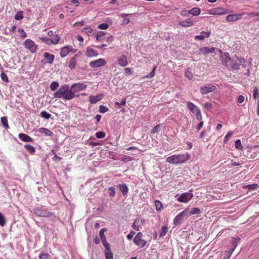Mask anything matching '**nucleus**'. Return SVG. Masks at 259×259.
<instances>
[{"label": "nucleus", "instance_id": "09e8293b", "mask_svg": "<svg viewBox=\"0 0 259 259\" xmlns=\"http://www.w3.org/2000/svg\"><path fill=\"white\" fill-rule=\"evenodd\" d=\"M234 251V249H230L228 251H226V255L224 257L223 259H229Z\"/></svg>", "mask_w": 259, "mask_h": 259}, {"label": "nucleus", "instance_id": "a19ab883", "mask_svg": "<svg viewBox=\"0 0 259 259\" xmlns=\"http://www.w3.org/2000/svg\"><path fill=\"white\" fill-rule=\"evenodd\" d=\"M59 87V83L56 81H53L50 85V89L52 91H55Z\"/></svg>", "mask_w": 259, "mask_h": 259}, {"label": "nucleus", "instance_id": "8fccbe9b", "mask_svg": "<svg viewBox=\"0 0 259 259\" xmlns=\"http://www.w3.org/2000/svg\"><path fill=\"white\" fill-rule=\"evenodd\" d=\"M82 31L84 32L88 35H90L93 31V29L91 27H84L82 29Z\"/></svg>", "mask_w": 259, "mask_h": 259}, {"label": "nucleus", "instance_id": "412c9836", "mask_svg": "<svg viewBox=\"0 0 259 259\" xmlns=\"http://www.w3.org/2000/svg\"><path fill=\"white\" fill-rule=\"evenodd\" d=\"M118 64L122 66L125 67L128 64L127 57L125 55H122L120 58L118 59Z\"/></svg>", "mask_w": 259, "mask_h": 259}, {"label": "nucleus", "instance_id": "20e7f679", "mask_svg": "<svg viewBox=\"0 0 259 259\" xmlns=\"http://www.w3.org/2000/svg\"><path fill=\"white\" fill-rule=\"evenodd\" d=\"M187 104L190 111L196 116V119L198 120H201L202 117L200 109L190 101L187 102Z\"/></svg>", "mask_w": 259, "mask_h": 259}, {"label": "nucleus", "instance_id": "cd10ccee", "mask_svg": "<svg viewBox=\"0 0 259 259\" xmlns=\"http://www.w3.org/2000/svg\"><path fill=\"white\" fill-rule=\"evenodd\" d=\"M189 11L190 14L195 16H198L201 13L200 9L198 7L193 8Z\"/></svg>", "mask_w": 259, "mask_h": 259}, {"label": "nucleus", "instance_id": "774afa93", "mask_svg": "<svg viewBox=\"0 0 259 259\" xmlns=\"http://www.w3.org/2000/svg\"><path fill=\"white\" fill-rule=\"evenodd\" d=\"M84 24V21H82L80 22H77L74 24V26H83Z\"/></svg>", "mask_w": 259, "mask_h": 259}, {"label": "nucleus", "instance_id": "9d476101", "mask_svg": "<svg viewBox=\"0 0 259 259\" xmlns=\"http://www.w3.org/2000/svg\"><path fill=\"white\" fill-rule=\"evenodd\" d=\"M193 194L191 193H183L179 196L177 199V200L180 202L187 203L193 198Z\"/></svg>", "mask_w": 259, "mask_h": 259}, {"label": "nucleus", "instance_id": "7c9ffc66", "mask_svg": "<svg viewBox=\"0 0 259 259\" xmlns=\"http://www.w3.org/2000/svg\"><path fill=\"white\" fill-rule=\"evenodd\" d=\"M24 147L31 154H33L35 153V148L34 147L29 144L25 145Z\"/></svg>", "mask_w": 259, "mask_h": 259}, {"label": "nucleus", "instance_id": "338daca9", "mask_svg": "<svg viewBox=\"0 0 259 259\" xmlns=\"http://www.w3.org/2000/svg\"><path fill=\"white\" fill-rule=\"evenodd\" d=\"M258 95V89L257 88L255 89L253 91V97L254 99L256 98V96Z\"/></svg>", "mask_w": 259, "mask_h": 259}, {"label": "nucleus", "instance_id": "a878e982", "mask_svg": "<svg viewBox=\"0 0 259 259\" xmlns=\"http://www.w3.org/2000/svg\"><path fill=\"white\" fill-rule=\"evenodd\" d=\"M118 187L123 196H125L128 191V188L125 184H119Z\"/></svg>", "mask_w": 259, "mask_h": 259}, {"label": "nucleus", "instance_id": "72a5a7b5", "mask_svg": "<svg viewBox=\"0 0 259 259\" xmlns=\"http://www.w3.org/2000/svg\"><path fill=\"white\" fill-rule=\"evenodd\" d=\"M105 33L103 31H99L96 35V38L97 41H101L105 36Z\"/></svg>", "mask_w": 259, "mask_h": 259}, {"label": "nucleus", "instance_id": "39448f33", "mask_svg": "<svg viewBox=\"0 0 259 259\" xmlns=\"http://www.w3.org/2000/svg\"><path fill=\"white\" fill-rule=\"evenodd\" d=\"M208 14L213 15H222L227 14L229 11L227 9H225L222 7L214 8L208 10Z\"/></svg>", "mask_w": 259, "mask_h": 259}, {"label": "nucleus", "instance_id": "0eeeda50", "mask_svg": "<svg viewBox=\"0 0 259 259\" xmlns=\"http://www.w3.org/2000/svg\"><path fill=\"white\" fill-rule=\"evenodd\" d=\"M34 213L36 215L41 217H50L53 214L47 209H42L40 207L35 208L34 209Z\"/></svg>", "mask_w": 259, "mask_h": 259}, {"label": "nucleus", "instance_id": "473e14b6", "mask_svg": "<svg viewBox=\"0 0 259 259\" xmlns=\"http://www.w3.org/2000/svg\"><path fill=\"white\" fill-rule=\"evenodd\" d=\"M76 63V59L75 57H72L69 62V64L68 65V67L70 69H72L75 67Z\"/></svg>", "mask_w": 259, "mask_h": 259}, {"label": "nucleus", "instance_id": "5fc2aeb1", "mask_svg": "<svg viewBox=\"0 0 259 259\" xmlns=\"http://www.w3.org/2000/svg\"><path fill=\"white\" fill-rule=\"evenodd\" d=\"M161 124L159 123L157 124L156 126H155L151 131L152 134H155L157 132H158V131L159 130V128L161 127Z\"/></svg>", "mask_w": 259, "mask_h": 259}, {"label": "nucleus", "instance_id": "2eb2a0df", "mask_svg": "<svg viewBox=\"0 0 259 259\" xmlns=\"http://www.w3.org/2000/svg\"><path fill=\"white\" fill-rule=\"evenodd\" d=\"M239 62H236L233 60L231 61V69L232 70H237L240 68V66L245 62V60L243 58L239 59L237 58Z\"/></svg>", "mask_w": 259, "mask_h": 259}, {"label": "nucleus", "instance_id": "bf43d9fd", "mask_svg": "<svg viewBox=\"0 0 259 259\" xmlns=\"http://www.w3.org/2000/svg\"><path fill=\"white\" fill-rule=\"evenodd\" d=\"M108 109L106 107L101 105L99 107V111L102 113H104L108 111Z\"/></svg>", "mask_w": 259, "mask_h": 259}, {"label": "nucleus", "instance_id": "393cba45", "mask_svg": "<svg viewBox=\"0 0 259 259\" xmlns=\"http://www.w3.org/2000/svg\"><path fill=\"white\" fill-rule=\"evenodd\" d=\"M44 57L47 60L48 62L50 64H52L55 59V56L53 54H50L48 52H45L44 54Z\"/></svg>", "mask_w": 259, "mask_h": 259}, {"label": "nucleus", "instance_id": "f8f14e48", "mask_svg": "<svg viewBox=\"0 0 259 259\" xmlns=\"http://www.w3.org/2000/svg\"><path fill=\"white\" fill-rule=\"evenodd\" d=\"M244 14L245 13L228 15L226 17V20L228 22H234L241 19Z\"/></svg>", "mask_w": 259, "mask_h": 259}, {"label": "nucleus", "instance_id": "864d4df0", "mask_svg": "<svg viewBox=\"0 0 259 259\" xmlns=\"http://www.w3.org/2000/svg\"><path fill=\"white\" fill-rule=\"evenodd\" d=\"M108 190L110 191L109 192V196L114 197L116 194L115 188L113 187H110L108 188Z\"/></svg>", "mask_w": 259, "mask_h": 259}, {"label": "nucleus", "instance_id": "58836bf2", "mask_svg": "<svg viewBox=\"0 0 259 259\" xmlns=\"http://www.w3.org/2000/svg\"><path fill=\"white\" fill-rule=\"evenodd\" d=\"M53 45H57L59 43L60 40V37L59 35L56 34L54 36V37L51 39Z\"/></svg>", "mask_w": 259, "mask_h": 259}, {"label": "nucleus", "instance_id": "2f4dec72", "mask_svg": "<svg viewBox=\"0 0 259 259\" xmlns=\"http://www.w3.org/2000/svg\"><path fill=\"white\" fill-rule=\"evenodd\" d=\"M201 212L199 208L197 207H193L191 209V211L188 212V215H191L195 214H199Z\"/></svg>", "mask_w": 259, "mask_h": 259}, {"label": "nucleus", "instance_id": "79ce46f5", "mask_svg": "<svg viewBox=\"0 0 259 259\" xmlns=\"http://www.w3.org/2000/svg\"><path fill=\"white\" fill-rule=\"evenodd\" d=\"M40 116L46 119H49L51 117V114L46 111H43L40 113Z\"/></svg>", "mask_w": 259, "mask_h": 259}, {"label": "nucleus", "instance_id": "4be33fe9", "mask_svg": "<svg viewBox=\"0 0 259 259\" xmlns=\"http://www.w3.org/2000/svg\"><path fill=\"white\" fill-rule=\"evenodd\" d=\"M18 137L20 139L25 142H32L33 140L28 135L23 133L19 134Z\"/></svg>", "mask_w": 259, "mask_h": 259}, {"label": "nucleus", "instance_id": "0e129e2a", "mask_svg": "<svg viewBox=\"0 0 259 259\" xmlns=\"http://www.w3.org/2000/svg\"><path fill=\"white\" fill-rule=\"evenodd\" d=\"M126 103V99L124 98V99H122V100L120 102H116L115 103V105H124Z\"/></svg>", "mask_w": 259, "mask_h": 259}, {"label": "nucleus", "instance_id": "1a4fd4ad", "mask_svg": "<svg viewBox=\"0 0 259 259\" xmlns=\"http://www.w3.org/2000/svg\"><path fill=\"white\" fill-rule=\"evenodd\" d=\"M87 88V85L83 83H75L71 85L70 90L74 95H76L75 93L81 91Z\"/></svg>", "mask_w": 259, "mask_h": 259}, {"label": "nucleus", "instance_id": "5701e85b", "mask_svg": "<svg viewBox=\"0 0 259 259\" xmlns=\"http://www.w3.org/2000/svg\"><path fill=\"white\" fill-rule=\"evenodd\" d=\"M223 56L224 58L223 59V64L226 67H228V63L229 62H231L232 60H231V58H230L228 53H225Z\"/></svg>", "mask_w": 259, "mask_h": 259}, {"label": "nucleus", "instance_id": "49530a36", "mask_svg": "<svg viewBox=\"0 0 259 259\" xmlns=\"http://www.w3.org/2000/svg\"><path fill=\"white\" fill-rule=\"evenodd\" d=\"M185 75L186 77H187L189 79H191L193 77L192 73L189 68L186 69V70L185 72Z\"/></svg>", "mask_w": 259, "mask_h": 259}, {"label": "nucleus", "instance_id": "4c0bfd02", "mask_svg": "<svg viewBox=\"0 0 259 259\" xmlns=\"http://www.w3.org/2000/svg\"><path fill=\"white\" fill-rule=\"evenodd\" d=\"M105 256L106 259H113V255L111 250H105Z\"/></svg>", "mask_w": 259, "mask_h": 259}, {"label": "nucleus", "instance_id": "de8ad7c7", "mask_svg": "<svg viewBox=\"0 0 259 259\" xmlns=\"http://www.w3.org/2000/svg\"><path fill=\"white\" fill-rule=\"evenodd\" d=\"M239 240H240V238H232V245L234 246L232 249H234V250H235V249L237 247V244H238V242L239 241Z\"/></svg>", "mask_w": 259, "mask_h": 259}, {"label": "nucleus", "instance_id": "f257e3e1", "mask_svg": "<svg viewBox=\"0 0 259 259\" xmlns=\"http://www.w3.org/2000/svg\"><path fill=\"white\" fill-rule=\"evenodd\" d=\"M55 98H62L64 100H70L74 98L79 97V95H74L71 91L68 84L61 85L60 88L54 93Z\"/></svg>", "mask_w": 259, "mask_h": 259}, {"label": "nucleus", "instance_id": "c756f323", "mask_svg": "<svg viewBox=\"0 0 259 259\" xmlns=\"http://www.w3.org/2000/svg\"><path fill=\"white\" fill-rule=\"evenodd\" d=\"M39 39L41 42H42L48 45H53L52 42V39L47 37L42 36V37H39Z\"/></svg>", "mask_w": 259, "mask_h": 259}, {"label": "nucleus", "instance_id": "dca6fc26", "mask_svg": "<svg viewBox=\"0 0 259 259\" xmlns=\"http://www.w3.org/2000/svg\"><path fill=\"white\" fill-rule=\"evenodd\" d=\"M215 48L214 47L208 48L207 47H202L199 49V53L205 55L206 54L213 53Z\"/></svg>", "mask_w": 259, "mask_h": 259}, {"label": "nucleus", "instance_id": "6e6d98bb", "mask_svg": "<svg viewBox=\"0 0 259 259\" xmlns=\"http://www.w3.org/2000/svg\"><path fill=\"white\" fill-rule=\"evenodd\" d=\"M1 77L3 81H6L7 82H9L8 77L5 72H3L1 73Z\"/></svg>", "mask_w": 259, "mask_h": 259}, {"label": "nucleus", "instance_id": "423d86ee", "mask_svg": "<svg viewBox=\"0 0 259 259\" xmlns=\"http://www.w3.org/2000/svg\"><path fill=\"white\" fill-rule=\"evenodd\" d=\"M143 234L142 232H139L135 236L134 238V242L135 244L140 247L143 248L145 246L147 243V241L143 239Z\"/></svg>", "mask_w": 259, "mask_h": 259}, {"label": "nucleus", "instance_id": "bb28decb", "mask_svg": "<svg viewBox=\"0 0 259 259\" xmlns=\"http://www.w3.org/2000/svg\"><path fill=\"white\" fill-rule=\"evenodd\" d=\"M101 99V98L100 96L97 95V96H93L91 95L89 97V101L92 104H94L97 103V102L99 101Z\"/></svg>", "mask_w": 259, "mask_h": 259}, {"label": "nucleus", "instance_id": "ea45409f", "mask_svg": "<svg viewBox=\"0 0 259 259\" xmlns=\"http://www.w3.org/2000/svg\"><path fill=\"white\" fill-rule=\"evenodd\" d=\"M167 231H168V227H167L166 226H163L161 228V231L159 234L160 237L164 236L166 234Z\"/></svg>", "mask_w": 259, "mask_h": 259}, {"label": "nucleus", "instance_id": "a18cd8bd", "mask_svg": "<svg viewBox=\"0 0 259 259\" xmlns=\"http://www.w3.org/2000/svg\"><path fill=\"white\" fill-rule=\"evenodd\" d=\"M233 135V132L231 131L229 132L227 135L225 136L224 139V143L225 144H226L227 142L229 140L230 138Z\"/></svg>", "mask_w": 259, "mask_h": 259}, {"label": "nucleus", "instance_id": "c85d7f7f", "mask_svg": "<svg viewBox=\"0 0 259 259\" xmlns=\"http://www.w3.org/2000/svg\"><path fill=\"white\" fill-rule=\"evenodd\" d=\"M154 203L155 205L156 209L157 211H160L163 209L162 203L160 201L155 200Z\"/></svg>", "mask_w": 259, "mask_h": 259}, {"label": "nucleus", "instance_id": "7ed1b4c3", "mask_svg": "<svg viewBox=\"0 0 259 259\" xmlns=\"http://www.w3.org/2000/svg\"><path fill=\"white\" fill-rule=\"evenodd\" d=\"M24 48L31 53H35L38 50V46L31 39H26L23 42Z\"/></svg>", "mask_w": 259, "mask_h": 259}, {"label": "nucleus", "instance_id": "a211bd4d", "mask_svg": "<svg viewBox=\"0 0 259 259\" xmlns=\"http://www.w3.org/2000/svg\"><path fill=\"white\" fill-rule=\"evenodd\" d=\"M194 24V22L192 19L190 18L187 19L184 21H181L179 22V25L184 27H188L193 26Z\"/></svg>", "mask_w": 259, "mask_h": 259}, {"label": "nucleus", "instance_id": "4d7b16f0", "mask_svg": "<svg viewBox=\"0 0 259 259\" xmlns=\"http://www.w3.org/2000/svg\"><path fill=\"white\" fill-rule=\"evenodd\" d=\"M18 31L20 33H21V37L22 38H25L27 37V34L24 31V29H22V28H19L18 30Z\"/></svg>", "mask_w": 259, "mask_h": 259}, {"label": "nucleus", "instance_id": "6ab92c4d", "mask_svg": "<svg viewBox=\"0 0 259 259\" xmlns=\"http://www.w3.org/2000/svg\"><path fill=\"white\" fill-rule=\"evenodd\" d=\"M86 55L88 57H96L98 55V53L95 50L90 47H88L86 50Z\"/></svg>", "mask_w": 259, "mask_h": 259}, {"label": "nucleus", "instance_id": "f03ea898", "mask_svg": "<svg viewBox=\"0 0 259 259\" xmlns=\"http://www.w3.org/2000/svg\"><path fill=\"white\" fill-rule=\"evenodd\" d=\"M190 155L188 153L183 154H175L168 157L166 161L172 164H179L185 162L190 158Z\"/></svg>", "mask_w": 259, "mask_h": 259}, {"label": "nucleus", "instance_id": "603ef678", "mask_svg": "<svg viewBox=\"0 0 259 259\" xmlns=\"http://www.w3.org/2000/svg\"><path fill=\"white\" fill-rule=\"evenodd\" d=\"M15 18L16 20H20L23 18V16L22 14V12H18L15 15Z\"/></svg>", "mask_w": 259, "mask_h": 259}, {"label": "nucleus", "instance_id": "052dcab7", "mask_svg": "<svg viewBox=\"0 0 259 259\" xmlns=\"http://www.w3.org/2000/svg\"><path fill=\"white\" fill-rule=\"evenodd\" d=\"M106 231H107V229L105 228H103L100 230V233H99V235L100 236L101 239L106 238L105 235L104 234V232Z\"/></svg>", "mask_w": 259, "mask_h": 259}, {"label": "nucleus", "instance_id": "c9c22d12", "mask_svg": "<svg viewBox=\"0 0 259 259\" xmlns=\"http://www.w3.org/2000/svg\"><path fill=\"white\" fill-rule=\"evenodd\" d=\"M157 66H154L153 68L152 71L148 74L142 77V78H150L155 76V71L156 69Z\"/></svg>", "mask_w": 259, "mask_h": 259}, {"label": "nucleus", "instance_id": "4468645a", "mask_svg": "<svg viewBox=\"0 0 259 259\" xmlns=\"http://www.w3.org/2000/svg\"><path fill=\"white\" fill-rule=\"evenodd\" d=\"M217 87L215 85L209 84L206 87H201L200 88V91L202 94L204 95L211 93L215 91Z\"/></svg>", "mask_w": 259, "mask_h": 259}, {"label": "nucleus", "instance_id": "e2e57ef3", "mask_svg": "<svg viewBox=\"0 0 259 259\" xmlns=\"http://www.w3.org/2000/svg\"><path fill=\"white\" fill-rule=\"evenodd\" d=\"M245 98L242 95H239L237 98L238 103L239 104L242 103L244 101Z\"/></svg>", "mask_w": 259, "mask_h": 259}, {"label": "nucleus", "instance_id": "b1692460", "mask_svg": "<svg viewBox=\"0 0 259 259\" xmlns=\"http://www.w3.org/2000/svg\"><path fill=\"white\" fill-rule=\"evenodd\" d=\"M38 132L46 136H51L53 134V133L50 130L44 127L39 128Z\"/></svg>", "mask_w": 259, "mask_h": 259}, {"label": "nucleus", "instance_id": "f704fd0d", "mask_svg": "<svg viewBox=\"0 0 259 259\" xmlns=\"http://www.w3.org/2000/svg\"><path fill=\"white\" fill-rule=\"evenodd\" d=\"M1 122L3 125V126L5 127L6 129L9 128V125L8 122L7 117L6 116H4L1 117Z\"/></svg>", "mask_w": 259, "mask_h": 259}, {"label": "nucleus", "instance_id": "c03bdc74", "mask_svg": "<svg viewBox=\"0 0 259 259\" xmlns=\"http://www.w3.org/2000/svg\"><path fill=\"white\" fill-rule=\"evenodd\" d=\"M235 148L238 150H242L243 146H242L241 141L240 140H237L235 143Z\"/></svg>", "mask_w": 259, "mask_h": 259}, {"label": "nucleus", "instance_id": "680f3d73", "mask_svg": "<svg viewBox=\"0 0 259 259\" xmlns=\"http://www.w3.org/2000/svg\"><path fill=\"white\" fill-rule=\"evenodd\" d=\"M180 14H181V15L183 17H188L189 16V15L190 14V11H189V10H182Z\"/></svg>", "mask_w": 259, "mask_h": 259}, {"label": "nucleus", "instance_id": "9b49d317", "mask_svg": "<svg viewBox=\"0 0 259 259\" xmlns=\"http://www.w3.org/2000/svg\"><path fill=\"white\" fill-rule=\"evenodd\" d=\"M107 61L104 59H99L95 61H91L89 65L92 68H98L105 65Z\"/></svg>", "mask_w": 259, "mask_h": 259}, {"label": "nucleus", "instance_id": "13d9d810", "mask_svg": "<svg viewBox=\"0 0 259 259\" xmlns=\"http://www.w3.org/2000/svg\"><path fill=\"white\" fill-rule=\"evenodd\" d=\"M109 25L107 23H102L98 26V28L100 29H107Z\"/></svg>", "mask_w": 259, "mask_h": 259}, {"label": "nucleus", "instance_id": "69168bd1", "mask_svg": "<svg viewBox=\"0 0 259 259\" xmlns=\"http://www.w3.org/2000/svg\"><path fill=\"white\" fill-rule=\"evenodd\" d=\"M125 73L126 75H129L132 74L133 72L130 68H126L124 69Z\"/></svg>", "mask_w": 259, "mask_h": 259}, {"label": "nucleus", "instance_id": "6e6552de", "mask_svg": "<svg viewBox=\"0 0 259 259\" xmlns=\"http://www.w3.org/2000/svg\"><path fill=\"white\" fill-rule=\"evenodd\" d=\"M188 209H185L184 210L179 213L175 218L174 220V224L175 226H177L181 224L185 216H188Z\"/></svg>", "mask_w": 259, "mask_h": 259}, {"label": "nucleus", "instance_id": "3c124183", "mask_svg": "<svg viewBox=\"0 0 259 259\" xmlns=\"http://www.w3.org/2000/svg\"><path fill=\"white\" fill-rule=\"evenodd\" d=\"M6 223V221L4 215L2 213L0 212V225L1 226H4L5 225Z\"/></svg>", "mask_w": 259, "mask_h": 259}, {"label": "nucleus", "instance_id": "37998d69", "mask_svg": "<svg viewBox=\"0 0 259 259\" xmlns=\"http://www.w3.org/2000/svg\"><path fill=\"white\" fill-rule=\"evenodd\" d=\"M96 136L98 139L104 138L106 136V133L105 132L100 131L96 133Z\"/></svg>", "mask_w": 259, "mask_h": 259}, {"label": "nucleus", "instance_id": "aec40b11", "mask_svg": "<svg viewBox=\"0 0 259 259\" xmlns=\"http://www.w3.org/2000/svg\"><path fill=\"white\" fill-rule=\"evenodd\" d=\"M73 51V48L72 47L66 46L63 47L61 49V51L60 52V56L62 57H66L69 52Z\"/></svg>", "mask_w": 259, "mask_h": 259}, {"label": "nucleus", "instance_id": "e433bc0d", "mask_svg": "<svg viewBox=\"0 0 259 259\" xmlns=\"http://www.w3.org/2000/svg\"><path fill=\"white\" fill-rule=\"evenodd\" d=\"M39 259H51V255L48 253L41 252L39 255Z\"/></svg>", "mask_w": 259, "mask_h": 259}, {"label": "nucleus", "instance_id": "ddd939ff", "mask_svg": "<svg viewBox=\"0 0 259 259\" xmlns=\"http://www.w3.org/2000/svg\"><path fill=\"white\" fill-rule=\"evenodd\" d=\"M144 223L145 220L144 219H137L133 223L132 228L136 231H139L140 228L144 226Z\"/></svg>", "mask_w": 259, "mask_h": 259}, {"label": "nucleus", "instance_id": "f3484780", "mask_svg": "<svg viewBox=\"0 0 259 259\" xmlns=\"http://www.w3.org/2000/svg\"><path fill=\"white\" fill-rule=\"evenodd\" d=\"M210 31H201L200 35L195 36V39L203 40L205 38H208L210 35Z\"/></svg>", "mask_w": 259, "mask_h": 259}]
</instances>
